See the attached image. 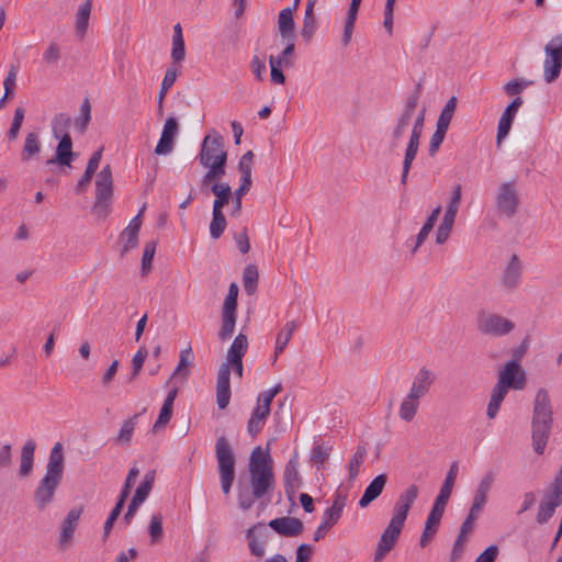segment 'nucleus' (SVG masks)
I'll list each match as a JSON object with an SVG mask.
<instances>
[{
  "instance_id": "obj_1",
  "label": "nucleus",
  "mask_w": 562,
  "mask_h": 562,
  "mask_svg": "<svg viewBox=\"0 0 562 562\" xmlns=\"http://www.w3.org/2000/svg\"><path fill=\"white\" fill-rule=\"evenodd\" d=\"M248 483L238 484L237 499L243 510L250 509L257 501L266 506L270 502L276 486L273 471L248 470Z\"/></svg>"
},
{
  "instance_id": "obj_2",
  "label": "nucleus",
  "mask_w": 562,
  "mask_h": 562,
  "mask_svg": "<svg viewBox=\"0 0 562 562\" xmlns=\"http://www.w3.org/2000/svg\"><path fill=\"white\" fill-rule=\"evenodd\" d=\"M552 406L547 390H538L532 411V447L538 454L544 452L551 432L553 417Z\"/></svg>"
},
{
  "instance_id": "obj_3",
  "label": "nucleus",
  "mask_w": 562,
  "mask_h": 562,
  "mask_svg": "<svg viewBox=\"0 0 562 562\" xmlns=\"http://www.w3.org/2000/svg\"><path fill=\"white\" fill-rule=\"evenodd\" d=\"M526 385V374L517 360H509L498 373V380L494 386L487 405L488 418H494L509 389L522 390Z\"/></svg>"
},
{
  "instance_id": "obj_4",
  "label": "nucleus",
  "mask_w": 562,
  "mask_h": 562,
  "mask_svg": "<svg viewBox=\"0 0 562 562\" xmlns=\"http://www.w3.org/2000/svg\"><path fill=\"white\" fill-rule=\"evenodd\" d=\"M215 458L222 492L224 495H228L235 481L236 458L233 447L224 436L218 437L215 441Z\"/></svg>"
},
{
  "instance_id": "obj_5",
  "label": "nucleus",
  "mask_w": 562,
  "mask_h": 562,
  "mask_svg": "<svg viewBox=\"0 0 562 562\" xmlns=\"http://www.w3.org/2000/svg\"><path fill=\"white\" fill-rule=\"evenodd\" d=\"M543 52L542 76L544 82L550 85L558 80L562 70V32L550 38Z\"/></svg>"
},
{
  "instance_id": "obj_6",
  "label": "nucleus",
  "mask_w": 562,
  "mask_h": 562,
  "mask_svg": "<svg viewBox=\"0 0 562 562\" xmlns=\"http://www.w3.org/2000/svg\"><path fill=\"white\" fill-rule=\"evenodd\" d=\"M419 93L420 85H417L416 91L406 99L402 113L398 115L395 124L391 128L389 148L392 151L400 146L402 138L411 124L414 112L418 105Z\"/></svg>"
},
{
  "instance_id": "obj_7",
  "label": "nucleus",
  "mask_w": 562,
  "mask_h": 562,
  "mask_svg": "<svg viewBox=\"0 0 562 562\" xmlns=\"http://www.w3.org/2000/svg\"><path fill=\"white\" fill-rule=\"evenodd\" d=\"M112 195V169L110 165H105L98 173L95 181V201L92 210L99 217L104 218L108 215Z\"/></svg>"
},
{
  "instance_id": "obj_8",
  "label": "nucleus",
  "mask_w": 562,
  "mask_h": 562,
  "mask_svg": "<svg viewBox=\"0 0 562 562\" xmlns=\"http://www.w3.org/2000/svg\"><path fill=\"white\" fill-rule=\"evenodd\" d=\"M231 369L238 378L243 376V359L223 362L217 371L216 378V404L220 409H225L231 401Z\"/></svg>"
},
{
  "instance_id": "obj_9",
  "label": "nucleus",
  "mask_w": 562,
  "mask_h": 562,
  "mask_svg": "<svg viewBox=\"0 0 562 562\" xmlns=\"http://www.w3.org/2000/svg\"><path fill=\"white\" fill-rule=\"evenodd\" d=\"M476 328L484 335L502 337L515 329V323L499 314L482 313L477 316Z\"/></svg>"
},
{
  "instance_id": "obj_10",
  "label": "nucleus",
  "mask_w": 562,
  "mask_h": 562,
  "mask_svg": "<svg viewBox=\"0 0 562 562\" xmlns=\"http://www.w3.org/2000/svg\"><path fill=\"white\" fill-rule=\"evenodd\" d=\"M202 166H213L222 161L226 164L227 153L224 148L223 137L213 131V135H206L203 138L199 154Z\"/></svg>"
},
{
  "instance_id": "obj_11",
  "label": "nucleus",
  "mask_w": 562,
  "mask_h": 562,
  "mask_svg": "<svg viewBox=\"0 0 562 562\" xmlns=\"http://www.w3.org/2000/svg\"><path fill=\"white\" fill-rule=\"evenodd\" d=\"M425 109L419 112V114L415 117L413 127L411 131L409 140L407 143L406 149H405V156L403 160V168H402V176H401V182L403 184H406L408 172L411 170L412 164L417 155L419 144H420V137L423 134L424 128V122H425Z\"/></svg>"
},
{
  "instance_id": "obj_12",
  "label": "nucleus",
  "mask_w": 562,
  "mask_h": 562,
  "mask_svg": "<svg viewBox=\"0 0 562 562\" xmlns=\"http://www.w3.org/2000/svg\"><path fill=\"white\" fill-rule=\"evenodd\" d=\"M496 210L499 214L513 217L518 210L519 198L515 181L502 183L495 198Z\"/></svg>"
},
{
  "instance_id": "obj_13",
  "label": "nucleus",
  "mask_w": 562,
  "mask_h": 562,
  "mask_svg": "<svg viewBox=\"0 0 562 562\" xmlns=\"http://www.w3.org/2000/svg\"><path fill=\"white\" fill-rule=\"evenodd\" d=\"M404 524L405 521L392 516L378 542L374 553V562H381V560L394 548Z\"/></svg>"
},
{
  "instance_id": "obj_14",
  "label": "nucleus",
  "mask_w": 562,
  "mask_h": 562,
  "mask_svg": "<svg viewBox=\"0 0 562 562\" xmlns=\"http://www.w3.org/2000/svg\"><path fill=\"white\" fill-rule=\"evenodd\" d=\"M61 480V476L45 473L34 492V503L40 510L45 509L53 502Z\"/></svg>"
},
{
  "instance_id": "obj_15",
  "label": "nucleus",
  "mask_w": 562,
  "mask_h": 562,
  "mask_svg": "<svg viewBox=\"0 0 562 562\" xmlns=\"http://www.w3.org/2000/svg\"><path fill=\"white\" fill-rule=\"evenodd\" d=\"M282 481L284 484V491L290 501H292L295 496L296 491L302 486L303 480L299 472V452L296 450L293 451L291 458L286 462Z\"/></svg>"
},
{
  "instance_id": "obj_16",
  "label": "nucleus",
  "mask_w": 562,
  "mask_h": 562,
  "mask_svg": "<svg viewBox=\"0 0 562 562\" xmlns=\"http://www.w3.org/2000/svg\"><path fill=\"white\" fill-rule=\"evenodd\" d=\"M524 265L517 254H513L505 266L502 276V286L509 292L515 291L521 283L522 280Z\"/></svg>"
},
{
  "instance_id": "obj_17",
  "label": "nucleus",
  "mask_w": 562,
  "mask_h": 562,
  "mask_svg": "<svg viewBox=\"0 0 562 562\" xmlns=\"http://www.w3.org/2000/svg\"><path fill=\"white\" fill-rule=\"evenodd\" d=\"M562 504V490L551 485L550 491L544 495L538 507L536 520L538 524H546L554 514L555 508Z\"/></svg>"
},
{
  "instance_id": "obj_18",
  "label": "nucleus",
  "mask_w": 562,
  "mask_h": 562,
  "mask_svg": "<svg viewBox=\"0 0 562 562\" xmlns=\"http://www.w3.org/2000/svg\"><path fill=\"white\" fill-rule=\"evenodd\" d=\"M271 412V404L257 397L256 406L254 407L247 423V431L250 437L256 438L263 429L266 422Z\"/></svg>"
},
{
  "instance_id": "obj_19",
  "label": "nucleus",
  "mask_w": 562,
  "mask_h": 562,
  "mask_svg": "<svg viewBox=\"0 0 562 562\" xmlns=\"http://www.w3.org/2000/svg\"><path fill=\"white\" fill-rule=\"evenodd\" d=\"M419 494V487L416 484H409L401 494L398 495L394 506L392 516L398 518L403 521L406 520L409 509L416 502Z\"/></svg>"
},
{
  "instance_id": "obj_20",
  "label": "nucleus",
  "mask_w": 562,
  "mask_h": 562,
  "mask_svg": "<svg viewBox=\"0 0 562 562\" xmlns=\"http://www.w3.org/2000/svg\"><path fill=\"white\" fill-rule=\"evenodd\" d=\"M435 380L436 375L431 370L427 369L426 367L420 368L414 376L412 386L407 394L422 400L429 393Z\"/></svg>"
},
{
  "instance_id": "obj_21",
  "label": "nucleus",
  "mask_w": 562,
  "mask_h": 562,
  "mask_svg": "<svg viewBox=\"0 0 562 562\" xmlns=\"http://www.w3.org/2000/svg\"><path fill=\"white\" fill-rule=\"evenodd\" d=\"M269 527L283 537H296L303 532L304 526L296 517H279L269 521Z\"/></svg>"
},
{
  "instance_id": "obj_22",
  "label": "nucleus",
  "mask_w": 562,
  "mask_h": 562,
  "mask_svg": "<svg viewBox=\"0 0 562 562\" xmlns=\"http://www.w3.org/2000/svg\"><path fill=\"white\" fill-rule=\"evenodd\" d=\"M178 128V121L175 117H168L166 120L160 139L155 148V154L167 155L172 151Z\"/></svg>"
},
{
  "instance_id": "obj_23",
  "label": "nucleus",
  "mask_w": 562,
  "mask_h": 562,
  "mask_svg": "<svg viewBox=\"0 0 562 562\" xmlns=\"http://www.w3.org/2000/svg\"><path fill=\"white\" fill-rule=\"evenodd\" d=\"M74 159L75 153L72 151L71 137L69 134H64L59 137L55 158L49 159L47 164H58L60 166L70 167Z\"/></svg>"
},
{
  "instance_id": "obj_24",
  "label": "nucleus",
  "mask_w": 562,
  "mask_h": 562,
  "mask_svg": "<svg viewBox=\"0 0 562 562\" xmlns=\"http://www.w3.org/2000/svg\"><path fill=\"white\" fill-rule=\"evenodd\" d=\"M387 482V475L385 473L376 475L366 487L363 495L359 501V506L366 508L374 499H376L383 492Z\"/></svg>"
},
{
  "instance_id": "obj_25",
  "label": "nucleus",
  "mask_w": 562,
  "mask_h": 562,
  "mask_svg": "<svg viewBox=\"0 0 562 562\" xmlns=\"http://www.w3.org/2000/svg\"><path fill=\"white\" fill-rule=\"evenodd\" d=\"M83 512V508L80 507H74L69 510L66 518L61 522V533L59 541L61 544L68 543L74 536V532L78 526V521L80 519V516Z\"/></svg>"
},
{
  "instance_id": "obj_26",
  "label": "nucleus",
  "mask_w": 562,
  "mask_h": 562,
  "mask_svg": "<svg viewBox=\"0 0 562 562\" xmlns=\"http://www.w3.org/2000/svg\"><path fill=\"white\" fill-rule=\"evenodd\" d=\"M495 475L492 471L486 472L481 479L477 488L475 491L473 503L471 507H474L475 510H482L486 501L487 495L491 491V487L494 483Z\"/></svg>"
},
{
  "instance_id": "obj_27",
  "label": "nucleus",
  "mask_w": 562,
  "mask_h": 562,
  "mask_svg": "<svg viewBox=\"0 0 562 562\" xmlns=\"http://www.w3.org/2000/svg\"><path fill=\"white\" fill-rule=\"evenodd\" d=\"M92 10V0H86L79 5L76 13L75 32L79 38H83L88 31L90 14Z\"/></svg>"
},
{
  "instance_id": "obj_28",
  "label": "nucleus",
  "mask_w": 562,
  "mask_h": 562,
  "mask_svg": "<svg viewBox=\"0 0 562 562\" xmlns=\"http://www.w3.org/2000/svg\"><path fill=\"white\" fill-rule=\"evenodd\" d=\"M237 319V310L222 308L221 313V328L218 330V338L221 341H226L232 338Z\"/></svg>"
},
{
  "instance_id": "obj_29",
  "label": "nucleus",
  "mask_w": 562,
  "mask_h": 562,
  "mask_svg": "<svg viewBox=\"0 0 562 562\" xmlns=\"http://www.w3.org/2000/svg\"><path fill=\"white\" fill-rule=\"evenodd\" d=\"M48 474H54L63 477L64 474V453H63V445L60 442H56L49 453L48 462L46 465V472Z\"/></svg>"
},
{
  "instance_id": "obj_30",
  "label": "nucleus",
  "mask_w": 562,
  "mask_h": 562,
  "mask_svg": "<svg viewBox=\"0 0 562 562\" xmlns=\"http://www.w3.org/2000/svg\"><path fill=\"white\" fill-rule=\"evenodd\" d=\"M294 26L293 9H282L278 16V29L281 37L284 40H294Z\"/></svg>"
},
{
  "instance_id": "obj_31",
  "label": "nucleus",
  "mask_w": 562,
  "mask_h": 562,
  "mask_svg": "<svg viewBox=\"0 0 562 562\" xmlns=\"http://www.w3.org/2000/svg\"><path fill=\"white\" fill-rule=\"evenodd\" d=\"M211 191L215 195L213 210L223 211V207L228 204L232 196L231 186L226 182H214Z\"/></svg>"
},
{
  "instance_id": "obj_32",
  "label": "nucleus",
  "mask_w": 562,
  "mask_h": 562,
  "mask_svg": "<svg viewBox=\"0 0 562 562\" xmlns=\"http://www.w3.org/2000/svg\"><path fill=\"white\" fill-rule=\"evenodd\" d=\"M36 443L33 439L26 440L21 450L20 475L27 476L32 472Z\"/></svg>"
},
{
  "instance_id": "obj_33",
  "label": "nucleus",
  "mask_w": 562,
  "mask_h": 562,
  "mask_svg": "<svg viewBox=\"0 0 562 562\" xmlns=\"http://www.w3.org/2000/svg\"><path fill=\"white\" fill-rule=\"evenodd\" d=\"M248 470L273 471L270 454L268 452H263L261 447H256L251 451Z\"/></svg>"
},
{
  "instance_id": "obj_34",
  "label": "nucleus",
  "mask_w": 562,
  "mask_h": 562,
  "mask_svg": "<svg viewBox=\"0 0 562 562\" xmlns=\"http://www.w3.org/2000/svg\"><path fill=\"white\" fill-rule=\"evenodd\" d=\"M296 327L297 324L295 321H289L285 323L284 327L278 333L276 338L274 360L286 348Z\"/></svg>"
},
{
  "instance_id": "obj_35",
  "label": "nucleus",
  "mask_w": 562,
  "mask_h": 562,
  "mask_svg": "<svg viewBox=\"0 0 562 562\" xmlns=\"http://www.w3.org/2000/svg\"><path fill=\"white\" fill-rule=\"evenodd\" d=\"M42 149L40 135L35 132L26 134L21 153V160L29 161L32 157L38 155Z\"/></svg>"
},
{
  "instance_id": "obj_36",
  "label": "nucleus",
  "mask_w": 562,
  "mask_h": 562,
  "mask_svg": "<svg viewBox=\"0 0 562 562\" xmlns=\"http://www.w3.org/2000/svg\"><path fill=\"white\" fill-rule=\"evenodd\" d=\"M419 405H420V400L407 394L402 400V402L400 404V408H398L400 418L406 423L412 422L418 412Z\"/></svg>"
},
{
  "instance_id": "obj_37",
  "label": "nucleus",
  "mask_w": 562,
  "mask_h": 562,
  "mask_svg": "<svg viewBox=\"0 0 562 562\" xmlns=\"http://www.w3.org/2000/svg\"><path fill=\"white\" fill-rule=\"evenodd\" d=\"M186 57L184 40L181 25L178 23L173 26L171 59L175 64L181 63Z\"/></svg>"
},
{
  "instance_id": "obj_38",
  "label": "nucleus",
  "mask_w": 562,
  "mask_h": 562,
  "mask_svg": "<svg viewBox=\"0 0 562 562\" xmlns=\"http://www.w3.org/2000/svg\"><path fill=\"white\" fill-rule=\"evenodd\" d=\"M248 349V338L239 333L233 340L226 356V361L243 359Z\"/></svg>"
},
{
  "instance_id": "obj_39",
  "label": "nucleus",
  "mask_w": 562,
  "mask_h": 562,
  "mask_svg": "<svg viewBox=\"0 0 562 562\" xmlns=\"http://www.w3.org/2000/svg\"><path fill=\"white\" fill-rule=\"evenodd\" d=\"M194 356L192 353V348L189 346L186 349H182L179 355V362L176 367L171 378L175 379L177 376H182L183 379H187L189 375V367L193 364Z\"/></svg>"
},
{
  "instance_id": "obj_40",
  "label": "nucleus",
  "mask_w": 562,
  "mask_h": 562,
  "mask_svg": "<svg viewBox=\"0 0 562 562\" xmlns=\"http://www.w3.org/2000/svg\"><path fill=\"white\" fill-rule=\"evenodd\" d=\"M137 418H138V415L135 414L134 416H132L123 422L119 434L114 438L115 443L125 446L131 442L136 424H137Z\"/></svg>"
},
{
  "instance_id": "obj_41",
  "label": "nucleus",
  "mask_w": 562,
  "mask_h": 562,
  "mask_svg": "<svg viewBox=\"0 0 562 562\" xmlns=\"http://www.w3.org/2000/svg\"><path fill=\"white\" fill-rule=\"evenodd\" d=\"M259 281V272L255 265L249 263L243 272V285L248 295H252L257 291Z\"/></svg>"
},
{
  "instance_id": "obj_42",
  "label": "nucleus",
  "mask_w": 562,
  "mask_h": 562,
  "mask_svg": "<svg viewBox=\"0 0 562 562\" xmlns=\"http://www.w3.org/2000/svg\"><path fill=\"white\" fill-rule=\"evenodd\" d=\"M458 471V463L453 462L447 472L443 484L441 485L439 494L437 495L438 497L449 501L456 483Z\"/></svg>"
},
{
  "instance_id": "obj_43",
  "label": "nucleus",
  "mask_w": 562,
  "mask_h": 562,
  "mask_svg": "<svg viewBox=\"0 0 562 562\" xmlns=\"http://www.w3.org/2000/svg\"><path fill=\"white\" fill-rule=\"evenodd\" d=\"M71 117L66 113L56 114L52 120V133L55 138L61 137L64 134H68V128L71 125Z\"/></svg>"
},
{
  "instance_id": "obj_44",
  "label": "nucleus",
  "mask_w": 562,
  "mask_h": 562,
  "mask_svg": "<svg viewBox=\"0 0 562 562\" xmlns=\"http://www.w3.org/2000/svg\"><path fill=\"white\" fill-rule=\"evenodd\" d=\"M226 225H227V222H226L223 211L212 210V221L210 223V236L213 239H218L223 235V233L226 228Z\"/></svg>"
},
{
  "instance_id": "obj_45",
  "label": "nucleus",
  "mask_w": 562,
  "mask_h": 562,
  "mask_svg": "<svg viewBox=\"0 0 562 562\" xmlns=\"http://www.w3.org/2000/svg\"><path fill=\"white\" fill-rule=\"evenodd\" d=\"M225 166L226 164H222V161L213 166H204L205 168H209V170L201 180L202 189L206 188L212 182L223 178L226 173Z\"/></svg>"
},
{
  "instance_id": "obj_46",
  "label": "nucleus",
  "mask_w": 562,
  "mask_h": 562,
  "mask_svg": "<svg viewBox=\"0 0 562 562\" xmlns=\"http://www.w3.org/2000/svg\"><path fill=\"white\" fill-rule=\"evenodd\" d=\"M61 59V48L55 41L48 43L42 54V61L47 66H54Z\"/></svg>"
},
{
  "instance_id": "obj_47",
  "label": "nucleus",
  "mask_w": 562,
  "mask_h": 562,
  "mask_svg": "<svg viewBox=\"0 0 562 562\" xmlns=\"http://www.w3.org/2000/svg\"><path fill=\"white\" fill-rule=\"evenodd\" d=\"M91 120V105L88 99H86L80 106V114L75 119L74 125L75 128L83 134L89 125Z\"/></svg>"
},
{
  "instance_id": "obj_48",
  "label": "nucleus",
  "mask_w": 562,
  "mask_h": 562,
  "mask_svg": "<svg viewBox=\"0 0 562 562\" xmlns=\"http://www.w3.org/2000/svg\"><path fill=\"white\" fill-rule=\"evenodd\" d=\"M178 76V71L176 68L171 67L166 70L165 77L162 79L160 91L158 94V108L162 109V103L168 90L173 86Z\"/></svg>"
},
{
  "instance_id": "obj_49",
  "label": "nucleus",
  "mask_w": 562,
  "mask_h": 562,
  "mask_svg": "<svg viewBox=\"0 0 562 562\" xmlns=\"http://www.w3.org/2000/svg\"><path fill=\"white\" fill-rule=\"evenodd\" d=\"M154 472L147 473L144 476L143 482L139 484V486L136 488L135 494L132 499L136 501L139 504H143L145 499L148 497L153 485H154Z\"/></svg>"
},
{
  "instance_id": "obj_50",
  "label": "nucleus",
  "mask_w": 562,
  "mask_h": 562,
  "mask_svg": "<svg viewBox=\"0 0 562 562\" xmlns=\"http://www.w3.org/2000/svg\"><path fill=\"white\" fill-rule=\"evenodd\" d=\"M288 44L285 48L278 55H270L269 58L274 59V61H279L280 66L283 67H292L294 65V49L295 44L294 40H286Z\"/></svg>"
},
{
  "instance_id": "obj_51",
  "label": "nucleus",
  "mask_w": 562,
  "mask_h": 562,
  "mask_svg": "<svg viewBox=\"0 0 562 562\" xmlns=\"http://www.w3.org/2000/svg\"><path fill=\"white\" fill-rule=\"evenodd\" d=\"M366 453L367 451L363 447H358L356 452L351 457L348 465L350 481L356 480V477L358 476L360 467L364 461Z\"/></svg>"
},
{
  "instance_id": "obj_52",
  "label": "nucleus",
  "mask_w": 562,
  "mask_h": 562,
  "mask_svg": "<svg viewBox=\"0 0 562 562\" xmlns=\"http://www.w3.org/2000/svg\"><path fill=\"white\" fill-rule=\"evenodd\" d=\"M530 85H532V81L524 78H517L508 81L504 86V91L507 95L517 98Z\"/></svg>"
},
{
  "instance_id": "obj_53",
  "label": "nucleus",
  "mask_w": 562,
  "mask_h": 562,
  "mask_svg": "<svg viewBox=\"0 0 562 562\" xmlns=\"http://www.w3.org/2000/svg\"><path fill=\"white\" fill-rule=\"evenodd\" d=\"M138 231L126 227L122 234L121 239L124 243L122 247V254L128 252L130 250L137 247L138 244Z\"/></svg>"
},
{
  "instance_id": "obj_54",
  "label": "nucleus",
  "mask_w": 562,
  "mask_h": 562,
  "mask_svg": "<svg viewBox=\"0 0 562 562\" xmlns=\"http://www.w3.org/2000/svg\"><path fill=\"white\" fill-rule=\"evenodd\" d=\"M156 252V241H147L142 257V274H147L151 269V262Z\"/></svg>"
},
{
  "instance_id": "obj_55",
  "label": "nucleus",
  "mask_w": 562,
  "mask_h": 562,
  "mask_svg": "<svg viewBox=\"0 0 562 562\" xmlns=\"http://www.w3.org/2000/svg\"><path fill=\"white\" fill-rule=\"evenodd\" d=\"M162 517L161 515H153L149 522V536L151 543H157L162 538Z\"/></svg>"
},
{
  "instance_id": "obj_56",
  "label": "nucleus",
  "mask_w": 562,
  "mask_h": 562,
  "mask_svg": "<svg viewBox=\"0 0 562 562\" xmlns=\"http://www.w3.org/2000/svg\"><path fill=\"white\" fill-rule=\"evenodd\" d=\"M24 115H25V110L23 108L15 109L14 116H13L10 130L8 132V138L10 140H14L18 137L19 132H20L21 126L24 121Z\"/></svg>"
},
{
  "instance_id": "obj_57",
  "label": "nucleus",
  "mask_w": 562,
  "mask_h": 562,
  "mask_svg": "<svg viewBox=\"0 0 562 562\" xmlns=\"http://www.w3.org/2000/svg\"><path fill=\"white\" fill-rule=\"evenodd\" d=\"M439 525H440V522L427 517L426 522H425V529H424V531L420 536V540H419L420 547L425 548L429 543V541L436 535Z\"/></svg>"
},
{
  "instance_id": "obj_58",
  "label": "nucleus",
  "mask_w": 562,
  "mask_h": 562,
  "mask_svg": "<svg viewBox=\"0 0 562 562\" xmlns=\"http://www.w3.org/2000/svg\"><path fill=\"white\" fill-rule=\"evenodd\" d=\"M462 188L461 184H457L453 187L451 199L447 205L446 213L449 216H457L459 205L461 202Z\"/></svg>"
},
{
  "instance_id": "obj_59",
  "label": "nucleus",
  "mask_w": 562,
  "mask_h": 562,
  "mask_svg": "<svg viewBox=\"0 0 562 562\" xmlns=\"http://www.w3.org/2000/svg\"><path fill=\"white\" fill-rule=\"evenodd\" d=\"M254 162V153L251 150L246 151L238 161V171L240 177L251 178V169Z\"/></svg>"
},
{
  "instance_id": "obj_60",
  "label": "nucleus",
  "mask_w": 562,
  "mask_h": 562,
  "mask_svg": "<svg viewBox=\"0 0 562 562\" xmlns=\"http://www.w3.org/2000/svg\"><path fill=\"white\" fill-rule=\"evenodd\" d=\"M173 406L162 404V407L159 412L158 418L154 424L153 430L155 432L159 431L164 428L171 419Z\"/></svg>"
},
{
  "instance_id": "obj_61",
  "label": "nucleus",
  "mask_w": 562,
  "mask_h": 562,
  "mask_svg": "<svg viewBox=\"0 0 562 562\" xmlns=\"http://www.w3.org/2000/svg\"><path fill=\"white\" fill-rule=\"evenodd\" d=\"M147 355H148V351L146 348L142 347L138 349V351L134 355L133 359H132V375H131V380L135 379L142 368H143V364L145 362V359L147 358Z\"/></svg>"
},
{
  "instance_id": "obj_62",
  "label": "nucleus",
  "mask_w": 562,
  "mask_h": 562,
  "mask_svg": "<svg viewBox=\"0 0 562 562\" xmlns=\"http://www.w3.org/2000/svg\"><path fill=\"white\" fill-rule=\"evenodd\" d=\"M257 528V526H252L247 531V538L249 540V550L250 553L257 558H262L265 555V547L261 542H259L256 537L254 536V530Z\"/></svg>"
},
{
  "instance_id": "obj_63",
  "label": "nucleus",
  "mask_w": 562,
  "mask_h": 562,
  "mask_svg": "<svg viewBox=\"0 0 562 562\" xmlns=\"http://www.w3.org/2000/svg\"><path fill=\"white\" fill-rule=\"evenodd\" d=\"M448 502L449 501H446L441 497L436 496L434 505H432L427 517L440 522L441 518L445 514V509H446Z\"/></svg>"
},
{
  "instance_id": "obj_64",
  "label": "nucleus",
  "mask_w": 562,
  "mask_h": 562,
  "mask_svg": "<svg viewBox=\"0 0 562 562\" xmlns=\"http://www.w3.org/2000/svg\"><path fill=\"white\" fill-rule=\"evenodd\" d=\"M481 512L482 510H475L474 507L470 508V513H469L468 517L465 518V520L462 522L460 532L458 536L465 538V536L472 531L473 526H474V520L479 517Z\"/></svg>"
}]
</instances>
